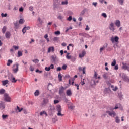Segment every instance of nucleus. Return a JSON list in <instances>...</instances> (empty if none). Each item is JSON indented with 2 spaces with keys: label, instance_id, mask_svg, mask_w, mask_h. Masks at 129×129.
I'll use <instances>...</instances> for the list:
<instances>
[{
  "label": "nucleus",
  "instance_id": "nucleus-1",
  "mask_svg": "<svg viewBox=\"0 0 129 129\" xmlns=\"http://www.w3.org/2000/svg\"><path fill=\"white\" fill-rule=\"evenodd\" d=\"M98 76V74H97L96 72H95L94 75L91 79V81H93L94 85H96V83H98L99 82V80L100 79V76Z\"/></svg>",
  "mask_w": 129,
  "mask_h": 129
},
{
  "label": "nucleus",
  "instance_id": "nucleus-2",
  "mask_svg": "<svg viewBox=\"0 0 129 129\" xmlns=\"http://www.w3.org/2000/svg\"><path fill=\"white\" fill-rule=\"evenodd\" d=\"M56 110L58 112L57 114L58 116H63L64 114L61 113V111H62V107H61V105H57L56 106Z\"/></svg>",
  "mask_w": 129,
  "mask_h": 129
},
{
  "label": "nucleus",
  "instance_id": "nucleus-3",
  "mask_svg": "<svg viewBox=\"0 0 129 129\" xmlns=\"http://www.w3.org/2000/svg\"><path fill=\"white\" fill-rule=\"evenodd\" d=\"M12 69L13 73H17L19 71V63H16L13 64Z\"/></svg>",
  "mask_w": 129,
  "mask_h": 129
},
{
  "label": "nucleus",
  "instance_id": "nucleus-4",
  "mask_svg": "<svg viewBox=\"0 0 129 129\" xmlns=\"http://www.w3.org/2000/svg\"><path fill=\"white\" fill-rule=\"evenodd\" d=\"M119 76L123 79L124 81L126 82H129V78L127 77V76L124 73H120Z\"/></svg>",
  "mask_w": 129,
  "mask_h": 129
},
{
  "label": "nucleus",
  "instance_id": "nucleus-5",
  "mask_svg": "<svg viewBox=\"0 0 129 129\" xmlns=\"http://www.w3.org/2000/svg\"><path fill=\"white\" fill-rule=\"evenodd\" d=\"M4 100L6 102H11V97L9 96V94L7 93H5L4 94Z\"/></svg>",
  "mask_w": 129,
  "mask_h": 129
},
{
  "label": "nucleus",
  "instance_id": "nucleus-6",
  "mask_svg": "<svg viewBox=\"0 0 129 129\" xmlns=\"http://www.w3.org/2000/svg\"><path fill=\"white\" fill-rule=\"evenodd\" d=\"M106 113H107V114H108V115H109V116H111V117H114L115 116H116V113H115L114 111H106Z\"/></svg>",
  "mask_w": 129,
  "mask_h": 129
},
{
  "label": "nucleus",
  "instance_id": "nucleus-7",
  "mask_svg": "<svg viewBox=\"0 0 129 129\" xmlns=\"http://www.w3.org/2000/svg\"><path fill=\"white\" fill-rule=\"evenodd\" d=\"M111 75V73L108 72L103 74V78L104 79H109V76Z\"/></svg>",
  "mask_w": 129,
  "mask_h": 129
},
{
  "label": "nucleus",
  "instance_id": "nucleus-8",
  "mask_svg": "<svg viewBox=\"0 0 129 129\" xmlns=\"http://www.w3.org/2000/svg\"><path fill=\"white\" fill-rule=\"evenodd\" d=\"M109 28L112 32H114L115 31V26L114 25V23L113 22L111 23L109 25Z\"/></svg>",
  "mask_w": 129,
  "mask_h": 129
},
{
  "label": "nucleus",
  "instance_id": "nucleus-9",
  "mask_svg": "<svg viewBox=\"0 0 129 129\" xmlns=\"http://www.w3.org/2000/svg\"><path fill=\"white\" fill-rule=\"evenodd\" d=\"M122 69H124V70H127V71H129V63H122Z\"/></svg>",
  "mask_w": 129,
  "mask_h": 129
},
{
  "label": "nucleus",
  "instance_id": "nucleus-10",
  "mask_svg": "<svg viewBox=\"0 0 129 129\" xmlns=\"http://www.w3.org/2000/svg\"><path fill=\"white\" fill-rule=\"evenodd\" d=\"M60 5V0H53V7L57 8Z\"/></svg>",
  "mask_w": 129,
  "mask_h": 129
},
{
  "label": "nucleus",
  "instance_id": "nucleus-11",
  "mask_svg": "<svg viewBox=\"0 0 129 129\" xmlns=\"http://www.w3.org/2000/svg\"><path fill=\"white\" fill-rule=\"evenodd\" d=\"M118 40H119V38L118 36H115L114 37H111V41L113 43H114L115 42H118Z\"/></svg>",
  "mask_w": 129,
  "mask_h": 129
},
{
  "label": "nucleus",
  "instance_id": "nucleus-12",
  "mask_svg": "<svg viewBox=\"0 0 129 129\" xmlns=\"http://www.w3.org/2000/svg\"><path fill=\"white\" fill-rule=\"evenodd\" d=\"M49 103V100L48 99H43V101L41 103L42 106H45L46 104Z\"/></svg>",
  "mask_w": 129,
  "mask_h": 129
},
{
  "label": "nucleus",
  "instance_id": "nucleus-13",
  "mask_svg": "<svg viewBox=\"0 0 129 129\" xmlns=\"http://www.w3.org/2000/svg\"><path fill=\"white\" fill-rule=\"evenodd\" d=\"M104 94H110L111 93V90L109 88H105L104 90Z\"/></svg>",
  "mask_w": 129,
  "mask_h": 129
},
{
  "label": "nucleus",
  "instance_id": "nucleus-14",
  "mask_svg": "<svg viewBox=\"0 0 129 129\" xmlns=\"http://www.w3.org/2000/svg\"><path fill=\"white\" fill-rule=\"evenodd\" d=\"M51 52H55V48H54V46H50L48 48L47 52L51 53Z\"/></svg>",
  "mask_w": 129,
  "mask_h": 129
},
{
  "label": "nucleus",
  "instance_id": "nucleus-15",
  "mask_svg": "<svg viewBox=\"0 0 129 129\" xmlns=\"http://www.w3.org/2000/svg\"><path fill=\"white\" fill-rule=\"evenodd\" d=\"M5 107L6 105L5 104V102L0 101V109H5Z\"/></svg>",
  "mask_w": 129,
  "mask_h": 129
},
{
  "label": "nucleus",
  "instance_id": "nucleus-16",
  "mask_svg": "<svg viewBox=\"0 0 129 129\" xmlns=\"http://www.w3.org/2000/svg\"><path fill=\"white\" fill-rule=\"evenodd\" d=\"M64 90H65V88H64V87L63 86H61V87L59 88V94H63V93H64Z\"/></svg>",
  "mask_w": 129,
  "mask_h": 129
},
{
  "label": "nucleus",
  "instance_id": "nucleus-17",
  "mask_svg": "<svg viewBox=\"0 0 129 129\" xmlns=\"http://www.w3.org/2000/svg\"><path fill=\"white\" fill-rule=\"evenodd\" d=\"M106 48H107V43H105L104 45H103V46L101 47L100 48V53H102V51H104V50Z\"/></svg>",
  "mask_w": 129,
  "mask_h": 129
},
{
  "label": "nucleus",
  "instance_id": "nucleus-18",
  "mask_svg": "<svg viewBox=\"0 0 129 129\" xmlns=\"http://www.w3.org/2000/svg\"><path fill=\"white\" fill-rule=\"evenodd\" d=\"M78 69H79V71H82L83 72V74H85V69H86V67H84L82 69V68L79 67L78 68Z\"/></svg>",
  "mask_w": 129,
  "mask_h": 129
},
{
  "label": "nucleus",
  "instance_id": "nucleus-19",
  "mask_svg": "<svg viewBox=\"0 0 129 129\" xmlns=\"http://www.w3.org/2000/svg\"><path fill=\"white\" fill-rule=\"evenodd\" d=\"M120 106V104H116L115 105V106L114 108L113 107H111L110 108V110H114V109H118V108H119V107Z\"/></svg>",
  "mask_w": 129,
  "mask_h": 129
},
{
  "label": "nucleus",
  "instance_id": "nucleus-20",
  "mask_svg": "<svg viewBox=\"0 0 129 129\" xmlns=\"http://www.w3.org/2000/svg\"><path fill=\"white\" fill-rule=\"evenodd\" d=\"M115 26H116V27H117V28H119V27H120L121 23H120V21L117 20H116V21L115 22Z\"/></svg>",
  "mask_w": 129,
  "mask_h": 129
},
{
  "label": "nucleus",
  "instance_id": "nucleus-21",
  "mask_svg": "<svg viewBox=\"0 0 129 129\" xmlns=\"http://www.w3.org/2000/svg\"><path fill=\"white\" fill-rule=\"evenodd\" d=\"M86 52L85 51H83L81 53H80L79 55V58H83L85 56Z\"/></svg>",
  "mask_w": 129,
  "mask_h": 129
},
{
  "label": "nucleus",
  "instance_id": "nucleus-22",
  "mask_svg": "<svg viewBox=\"0 0 129 129\" xmlns=\"http://www.w3.org/2000/svg\"><path fill=\"white\" fill-rule=\"evenodd\" d=\"M30 29V27L29 26L25 27L22 29V33H23V35L27 32V30H29Z\"/></svg>",
  "mask_w": 129,
  "mask_h": 129
},
{
  "label": "nucleus",
  "instance_id": "nucleus-23",
  "mask_svg": "<svg viewBox=\"0 0 129 129\" xmlns=\"http://www.w3.org/2000/svg\"><path fill=\"white\" fill-rule=\"evenodd\" d=\"M66 95L67 96H71V95H72V92L71 91V90H67L66 91Z\"/></svg>",
  "mask_w": 129,
  "mask_h": 129
},
{
  "label": "nucleus",
  "instance_id": "nucleus-24",
  "mask_svg": "<svg viewBox=\"0 0 129 129\" xmlns=\"http://www.w3.org/2000/svg\"><path fill=\"white\" fill-rule=\"evenodd\" d=\"M5 37L7 39H10L11 38V32L7 31L5 34Z\"/></svg>",
  "mask_w": 129,
  "mask_h": 129
},
{
  "label": "nucleus",
  "instance_id": "nucleus-25",
  "mask_svg": "<svg viewBox=\"0 0 129 129\" xmlns=\"http://www.w3.org/2000/svg\"><path fill=\"white\" fill-rule=\"evenodd\" d=\"M48 109L52 112V111H54V110H55V107L54 106H52V105H50Z\"/></svg>",
  "mask_w": 129,
  "mask_h": 129
},
{
  "label": "nucleus",
  "instance_id": "nucleus-26",
  "mask_svg": "<svg viewBox=\"0 0 129 129\" xmlns=\"http://www.w3.org/2000/svg\"><path fill=\"white\" fill-rule=\"evenodd\" d=\"M68 106L69 108H70V109H74V105H73V104L72 103H69L68 104Z\"/></svg>",
  "mask_w": 129,
  "mask_h": 129
},
{
  "label": "nucleus",
  "instance_id": "nucleus-27",
  "mask_svg": "<svg viewBox=\"0 0 129 129\" xmlns=\"http://www.w3.org/2000/svg\"><path fill=\"white\" fill-rule=\"evenodd\" d=\"M86 11H87V9L86 8L84 9L82 11L81 13L80 14V16H84L85 13H86Z\"/></svg>",
  "mask_w": 129,
  "mask_h": 129
},
{
  "label": "nucleus",
  "instance_id": "nucleus-28",
  "mask_svg": "<svg viewBox=\"0 0 129 129\" xmlns=\"http://www.w3.org/2000/svg\"><path fill=\"white\" fill-rule=\"evenodd\" d=\"M15 110L16 111V112H21V111H22V110H23V108H19V106H17V108L15 109Z\"/></svg>",
  "mask_w": 129,
  "mask_h": 129
},
{
  "label": "nucleus",
  "instance_id": "nucleus-29",
  "mask_svg": "<svg viewBox=\"0 0 129 129\" xmlns=\"http://www.w3.org/2000/svg\"><path fill=\"white\" fill-rule=\"evenodd\" d=\"M57 19H58V20H60V21H62V20H63V19H64V16H63L61 14H58L57 16Z\"/></svg>",
  "mask_w": 129,
  "mask_h": 129
},
{
  "label": "nucleus",
  "instance_id": "nucleus-30",
  "mask_svg": "<svg viewBox=\"0 0 129 129\" xmlns=\"http://www.w3.org/2000/svg\"><path fill=\"white\" fill-rule=\"evenodd\" d=\"M8 83H9V80H8L2 81V84H3V86H6V85H7V84H8Z\"/></svg>",
  "mask_w": 129,
  "mask_h": 129
},
{
  "label": "nucleus",
  "instance_id": "nucleus-31",
  "mask_svg": "<svg viewBox=\"0 0 129 129\" xmlns=\"http://www.w3.org/2000/svg\"><path fill=\"white\" fill-rule=\"evenodd\" d=\"M111 87L113 91H115H115H116L117 90H118V88L117 87V86H115L114 87V86L112 85L111 86Z\"/></svg>",
  "mask_w": 129,
  "mask_h": 129
},
{
  "label": "nucleus",
  "instance_id": "nucleus-32",
  "mask_svg": "<svg viewBox=\"0 0 129 129\" xmlns=\"http://www.w3.org/2000/svg\"><path fill=\"white\" fill-rule=\"evenodd\" d=\"M56 59H57V56H56V55H52L51 56V61L52 62H56Z\"/></svg>",
  "mask_w": 129,
  "mask_h": 129
},
{
  "label": "nucleus",
  "instance_id": "nucleus-33",
  "mask_svg": "<svg viewBox=\"0 0 129 129\" xmlns=\"http://www.w3.org/2000/svg\"><path fill=\"white\" fill-rule=\"evenodd\" d=\"M11 64H13V60H12L11 59H9L7 61V66H10L11 65Z\"/></svg>",
  "mask_w": 129,
  "mask_h": 129
},
{
  "label": "nucleus",
  "instance_id": "nucleus-34",
  "mask_svg": "<svg viewBox=\"0 0 129 129\" xmlns=\"http://www.w3.org/2000/svg\"><path fill=\"white\" fill-rule=\"evenodd\" d=\"M115 122L116 123H119L120 122V119L118 116L115 117Z\"/></svg>",
  "mask_w": 129,
  "mask_h": 129
},
{
  "label": "nucleus",
  "instance_id": "nucleus-35",
  "mask_svg": "<svg viewBox=\"0 0 129 129\" xmlns=\"http://www.w3.org/2000/svg\"><path fill=\"white\" fill-rule=\"evenodd\" d=\"M34 95L35 96H39V95H40V91H39V90H37L34 92Z\"/></svg>",
  "mask_w": 129,
  "mask_h": 129
},
{
  "label": "nucleus",
  "instance_id": "nucleus-36",
  "mask_svg": "<svg viewBox=\"0 0 129 129\" xmlns=\"http://www.w3.org/2000/svg\"><path fill=\"white\" fill-rule=\"evenodd\" d=\"M5 92H6V90L4 89H0V95H3V94H5Z\"/></svg>",
  "mask_w": 129,
  "mask_h": 129
},
{
  "label": "nucleus",
  "instance_id": "nucleus-37",
  "mask_svg": "<svg viewBox=\"0 0 129 129\" xmlns=\"http://www.w3.org/2000/svg\"><path fill=\"white\" fill-rule=\"evenodd\" d=\"M79 36H81L82 37H85V38L86 37V33L82 32L79 33Z\"/></svg>",
  "mask_w": 129,
  "mask_h": 129
},
{
  "label": "nucleus",
  "instance_id": "nucleus-38",
  "mask_svg": "<svg viewBox=\"0 0 129 129\" xmlns=\"http://www.w3.org/2000/svg\"><path fill=\"white\" fill-rule=\"evenodd\" d=\"M17 54L18 58H20V57H22V56H23V52H22L21 51H19Z\"/></svg>",
  "mask_w": 129,
  "mask_h": 129
},
{
  "label": "nucleus",
  "instance_id": "nucleus-39",
  "mask_svg": "<svg viewBox=\"0 0 129 129\" xmlns=\"http://www.w3.org/2000/svg\"><path fill=\"white\" fill-rule=\"evenodd\" d=\"M43 114H45L46 116H48V114H47V112H46V111H41L40 113V115L42 116V115H43Z\"/></svg>",
  "mask_w": 129,
  "mask_h": 129
},
{
  "label": "nucleus",
  "instance_id": "nucleus-40",
  "mask_svg": "<svg viewBox=\"0 0 129 129\" xmlns=\"http://www.w3.org/2000/svg\"><path fill=\"white\" fill-rule=\"evenodd\" d=\"M7 31V27L4 26L2 28V33L3 34H5L6 33V31Z\"/></svg>",
  "mask_w": 129,
  "mask_h": 129
},
{
  "label": "nucleus",
  "instance_id": "nucleus-41",
  "mask_svg": "<svg viewBox=\"0 0 129 129\" xmlns=\"http://www.w3.org/2000/svg\"><path fill=\"white\" fill-rule=\"evenodd\" d=\"M119 4L121 5V6H123V3H124V0H117Z\"/></svg>",
  "mask_w": 129,
  "mask_h": 129
},
{
  "label": "nucleus",
  "instance_id": "nucleus-42",
  "mask_svg": "<svg viewBox=\"0 0 129 129\" xmlns=\"http://www.w3.org/2000/svg\"><path fill=\"white\" fill-rule=\"evenodd\" d=\"M61 5H68V1L65 0L64 1H62L61 2Z\"/></svg>",
  "mask_w": 129,
  "mask_h": 129
},
{
  "label": "nucleus",
  "instance_id": "nucleus-43",
  "mask_svg": "<svg viewBox=\"0 0 129 129\" xmlns=\"http://www.w3.org/2000/svg\"><path fill=\"white\" fill-rule=\"evenodd\" d=\"M17 80H16V78L15 77H13L12 80H11V82H12V83H16V82H17Z\"/></svg>",
  "mask_w": 129,
  "mask_h": 129
},
{
  "label": "nucleus",
  "instance_id": "nucleus-44",
  "mask_svg": "<svg viewBox=\"0 0 129 129\" xmlns=\"http://www.w3.org/2000/svg\"><path fill=\"white\" fill-rule=\"evenodd\" d=\"M58 80L60 82L62 81V76L60 73L58 74Z\"/></svg>",
  "mask_w": 129,
  "mask_h": 129
},
{
  "label": "nucleus",
  "instance_id": "nucleus-45",
  "mask_svg": "<svg viewBox=\"0 0 129 129\" xmlns=\"http://www.w3.org/2000/svg\"><path fill=\"white\" fill-rule=\"evenodd\" d=\"M8 117L9 116L8 115H5V114L2 115L3 119H7V118H8Z\"/></svg>",
  "mask_w": 129,
  "mask_h": 129
},
{
  "label": "nucleus",
  "instance_id": "nucleus-46",
  "mask_svg": "<svg viewBox=\"0 0 129 129\" xmlns=\"http://www.w3.org/2000/svg\"><path fill=\"white\" fill-rule=\"evenodd\" d=\"M116 64V60L115 59H114L111 63V66H115Z\"/></svg>",
  "mask_w": 129,
  "mask_h": 129
},
{
  "label": "nucleus",
  "instance_id": "nucleus-47",
  "mask_svg": "<svg viewBox=\"0 0 129 129\" xmlns=\"http://www.w3.org/2000/svg\"><path fill=\"white\" fill-rule=\"evenodd\" d=\"M53 41L54 42H57V41H58V40H59V38L57 37H54L53 39H52Z\"/></svg>",
  "mask_w": 129,
  "mask_h": 129
},
{
  "label": "nucleus",
  "instance_id": "nucleus-48",
  "mask_svg": "<svg viewBox=\"0 0 129 129\" xmlns=\"http://www.w3.org/2000/svg\"><path fill=\"white\" fill-rule=\"evenodd\" d=\"M69 53H67V55H66V58L67 59H68V60H70V59H71V56L69 55Z\"/></svg>",
  "mask_w": 129,
  "mask_h": 129
},
{
  "label": "nucleus",
  "instance_id": "nucleus-49",
  "mask_svg": "<svg viewBox=\"0 0 129 129\" xmlns=\"http://www.w3.org/2000/svg\"><path fill=\"white\" fill-rule=\"evenodd\" d=\"M54 34L56 35H61V32H60V31H57L54 32Z\"/></svg>",
  "mask_w": 129,
  "mask_h": 129
},
{
  "label": "nucleus",
  "instance_id": "nucleus-50",
  "mask_svg": "<svg viewBox=\"0 0 129 129\" xmlns=\"http://www.w3.org/2000/svg\"><path fill=\"white\" fill-rule=\"evenodd\" d=\"M29 69H30V71H32V72H33V71H34V70H35L34 67H33V66H32V65H31L30 66Z\"/></svg>",
  "mask_w": 129,
  "mask_h": 129
},
{
  "label": "nucleus",
  "instance_id": "nucleus-51",
  "mask_svg": "<svg viewBox=\"0 0 129 129\" xmlns=\"http://www.w3.org/2000/svg\"><path fill=\"white\" fill-rule=\"evenodd\" d=\"M76 60V58H75V57H72L71 58V61L72 62H75Z\"/></svg>",
  "mask_w": 129,
  "mask_h": 129
},
{
  "label": "nucleus",
  "instance_id": "nucleus-52",
  "mask_svg": "<svg viewBox=\"0 0 129 129\" xmlns=\"http://www.w3.org/2000/svg\"><path fill=\"white\" fill-rule=\"evenodd\" d=\"M38 21L41 25H42V24H43V21H42V20H41V18L39 17L38 19Z\"/></svg>",
  "mask_w": 129,
  "mask_h": 129
},
{
  "label": "nucleus",
  "instance_id": "nucleus-53",
  "mask_svg": "<svg viewBox=\"0 0 129 129\" xmlns=\"http://www.w3.org/2000/svg\"><path fill=\"white\" fill-rule=\"evenodd\" d=\"M122 96H123V95H122V93L121 92L118 93V97L119 98H120V99L122 98Z\"/></svg>",
  "mask_w": 129,
  "mask_h": 129
},
{
  "label": "nucleus",
  "instance_id": "nucleus-54",
  "mask_svg": "<svg viewBox=\"0 0 129 129\" xmlns=\"http://www.w3.org/2000/svg\"><path fill=\"white\" fill-rule=\"evenodd\" d=\"M7 16H8V14L7 13H5V14L2 13L1 14V16L2 18L6 17H7Z\"/></svg>",
  "mask_w": 129,
  "mask_h": 129
},
{
  "label": "nucleus",
  "instance_id": "nucleus-55",
  "mask_svg": "<svg viewBox=\"0 0 129 129\" xmlns=\"http://www.w3.org/2000/svg\"><path fill=\"white\" fill-rule=\"evenodd\" d=\"M67 68V65L66 64H63L62 67V69H63V70H66Z\"/></svg>",
  "mask_w": 129,
  "mask_h": 129
},
{
  "label": "nucleus",
  "instance_id": "nucleus-56",
  "mask_svg": "<svg viewBox=\"0 0 129 129\" xmlns=\"http://www.w3.org/2000/svg\"><path fill=\"white\" fill-rule=\"evenodd\" d=\"M13 48H14V50H15V51H17V50H18V49H19V46H13Z\"/></svg>",
  "mask_w": 129,
  "mask_h": 129
},
{
  "label": "nucleus",
  "instance_id": "nucleus-57",
  "mask_svg": "<svg viewBox=\"0 0 129 129\" xmlns=\"http://www.w3.org/2000/svg\"><path fill=\"white\" fill-rule=\"evenodd\" d=\"M102 17H103L104 18H107V15H106V13H103L102 14Z\"/></svg>",
  "mask_w": 129,
  "mask_h": 129
},
{
  "label": "nucleus",
  "instance_id": "nucleus-58",
  "mask_svg": "<svg viewBox=\"0 0 129 129\" xmlns=\"http://www.w3.org/2000/svg\"><path fill=\"white\" fill-rule=\"evenodd\" d=\"M68 14H69V15H70V16L73 15V12H72V11H68Z\"/></svg>",
  "mask_w": 129,
  "mask_h": 129
},
{
  "label": "nucleus",
  "instance_id": "nucleus-59",
  "mask_svg": "<svg viewBox=\"0 0 129 129\" xmlns=\"http://www.w3.org/2000/svg\"><path fill=\"white\" fill-rule=\"evenodd\" d=\"M32 61L34 62V63H38L39 62V59H34V60H32Z\"/></svg>",
  "mask_w": 129,
  "mask_h": 129
},
{
  "label": "nucleus",
  "instance_id": "nucleus-60",
  "mask_svg": "<svg viewBox=\"0 0 129 129\" xmlns=\"http://www.w3.org/2000/svg\"><path fill=\"white\" fill-rule=\"evenodd\" d=\"M45 70H46V71H50V70H51V69H50V67H45Z\"/></svg>",
  "mask_w": 129,
  "mask_h": 129
},
{
  "label": "nucleus",
  "instance_id": "nucleus-61",
  "mask_svg": "<svg viewBox=\"0 0 129 129\" xmlns=\"http://www.w3.org/2000/svg\"><path fill=\"white\" fill-rule=\"evenodd\" d=\"M72 16H70L68 18H67V20L68 21H72Z\"/></svg>",
  "mask_w": 129,
  "mask_h": 129
},
{
  "label": "nucleus",
  "instance_id": "nucleus-62",
  "mask_svg": "<svg viewBox=\"0 0 129 129\" xmlns=\"http://www.w3.org/2000/svg\"><path fill=\"white\" fill-rule=\"evenodd\" d=\"M92 5L96 7L97 6V2H93Z\"/></svg>",
  "mask_w": 129,
  "mask_h": 129
},
{
  "label": "nucleus",
  "instance_id": "nucleus-63",
  "mask_svg": "<svg viewBox=\"0 0 129 129\" xmlns=\"http://www.w3.org/2000/svg\"><path fill=\"white\" fill-rule=\"evenodd\" d=\"M19 24H23V23H24V20H23L22 19H21L19 21Z\"/></svg>",
  "mask_w": 129,
  "mask_h": 129
},
{
  "label": "nucleus",
  "instance_id": "nucleus-64",
  "mask_svg": "<svg viewBox=\"0 0 129 129\" xmlns=\"http://www.w3.org/2000/svg\"><path fill=\"white\" fill-rule=\"evenodd\" d=\"M29 11H32L34 10V8L33 7V6H30L29 8Z\"/></svg>",
  "mask_w": 129,
  "mask_h": 129
}]
</instances>
